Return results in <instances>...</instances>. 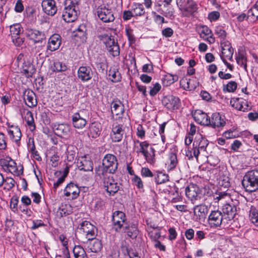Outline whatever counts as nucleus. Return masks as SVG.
<instances>
[{"mask_svg":"<svg viewBox=\"0 0 258 258\" xmlns=\"http://www.w3.org/2000/svg\"><path fill=\"white\" fill-rule=\"evenodd\" d=\"M103 168L98 167L95 168L96 176L102 178V175L107 174V173L113 174L116 171L118 163L116 157L113 154H107L102 159Z\"/></svg>","mask_w":258,"mask_h":258,"instance_id":"obj_1","label":"nucleus"},{"mask_svg":"<svg viewBox=\"0 0 258 258\" xmlns=\"http://www.w3.org/2000/svg\"><path fill=\"white\" fill-rule=\"evenodd\" d=\"M80 0H66L62 17L64 21L70 23L76 20L79 12V3Z\"/></svg>","mask_w":258,"mask_h":258,"instance_id":"obj_2","label":"nucleus"},{"mask_svg":"<svg viewBox=\"0 0 258 258\" xmlns=\"http://www.w3.org/2000/svg\"><path fill=\"white\" fill-rule=\"evenodd\" d=\"M242 185L245 190L252 192L258 189V170L247 172L243 176Z\"/></svg>","mask_w":258,"mask_h":258,"instance_id":"obj_3","label":"nucleus"},{"mask_svg":"<svg viewBox=\"0 0 258 258\" xmlns=\"http://www.w3.org/2000/svg\"><path fill=\"white\" fill-rule=\"evenodd\" d=\"M98 38L106 46L107 50L109 53L113 56H117L119 55L120 48L114 37L106 34L99 35Z\"/></svg>","mask_w":258,"mask_h":258,"instance_id":"obj_4","label":"nucleus"},{"mask_svg":"<svg viewBox=\"0 0 258 258\" xmlns=\"http://www.w3.org/2000/svg\"><path fill=\"white\" fill-rule=\"evenodd\" d=\"M208 141L200 134H197L192 144L194 156L198 159L201 151H206Z\"/></svg>","mask_w":258,"mask_h":258,"instance_id":"obj_5","label":"nucleus"},{"mask_svg":"<svg viewBox=\"0 0 258 258\" xmlns=\"http://www.w3.org/2000/svg\"><path fill=\"white\" fill-rule=\"evenodd\" d=\"M103 186L109 196H114L119 190V186L112 176L107 174L102 175Z\"/></svg>","mask_w":258,"mask_h":258,"instance_id":"obj_6","label":"nucleus"},{"mask_svg":"<svg viewBox=\"0 0 258 258\" xmlns=\"http://www.w3.org/2000/svg\"><path fill=\"white\" fill-rule=\"evenodd\" d=\"M78 228L85 234L88 240L94 239L97 235V228L89 221L82 222L79 224Z\"/></svg>","mask_w":258,"mask_h":258,"instance_id":"obj_7","label":"nucleus"},{"mask_svg":"<svg viewBox=\"0 0 258 258\" xmlns=\"http://www.w3.org/2000/svg\"><path fill=\"white\" fill-rule=\"evenodd\" d=\"M112 221L115 230L119 231L121 228H124V225L126 224L125 214L120 211L114 212L112 216Z\"/></svg>","mask_w":258,"mask_h":258,"instance_id":"obj_8","label":"nucleus"},{"mask_svg":"<svg viewBox=\"0 0 258 258\" xmlns=\"http://www.w3.org/2000/svg\"><path fill=\"white\" fill-rule=\"evenodd\" d=\"M225 219L222 213L219 210L212 211L208 216V222L211 227H220Z\"/></svg>","mask_w":258,"mask_h":258,"instance_id":"obj_9","label":"nucleus"},{"mask_svg":"<svg viewBox=\"0 0 258 258\" xmlns=\"http://www.w3.org/2000/svg\"><path fill=\"white\" fill-rule=\"evenodd\" d=\"M96 13L100 20L104 23L111 22L115 19L112 11L105 6L98 7Z\"/></svg>","mask_w":258,"mask_h":258,"instance_id":"obj_10","label":"nucleus"},{"mask_svg":"<svg viewBox=\"0 0 258 258\" xmlns=\"http://www.w3.org/2000/svg\"><path fill=\"white\" fill-rule=\"evenodd\" d=\"M162 103L168 110H174L179 108L180 102L178 97L167 95L162 99Z\"/></svg>","mask_w":258,"mask_h":258,"instance_id":"obj_11","label":"nucleus"},{"mask_svg":"<svg viewBox=\"0 0 258 258\" xmlns=\"http://www.w3.org/2000/svg\"><path fill=\"white\" fill-rule=\"evenodd\" d=\"M26 36L32 40L34 43H41L46 38V36L43 32L40 31L35 29L28 28L25 31Z\"/></svg>","mask_w":258,"mask_h":258,"instance_id":"obj_12","label":"nucleus"},{"mask_svg":"<svg viewBox=\"0 0 258 258\" xmlns=\"http://www.w3.org/2000/svg\"><path fill=\"white\" fill-rule=\"evenodd\" d=\"M125 134L123 125L119 124H114L112 125L110 137L112 142H119L123 138Z\"/></svg>","mask_w":258,"mask_h":258,"instance_id":"obj_13","label":"nucleus"},{"mask_svg":"<svg viewBox=\"0 0 258 258\" xmlns=\"http://www.w3.org/2000/svg\"><path fill=\"white\" fill-rule=\"evenodd\" d=\"M93 71L89 66H81L79 67L77 76L79 79L82 82H88L91 80L93 77Z\"/></svg>","mask_w":258,"mask_h":258,"instance_id":"obj_14","label":"nucleus"},{"mask_svg":"<svg viewBox=\"0 0 258 258\" xmlns=\"http://www.w3.org/2000/svg\"><path fill=\"white\" fill-rule=\"evenodd\" d=\"M185 192L186 197L191 200L192 203L201 198L202 194L199 187L197 185H192L186 187Z\"/></svg>","mask_w":258,"mask_h":258,"instance_id":"obj_15","label":"nucleus"},{"mask_svg":"<svg viewBox=\"0 0 258 258\" xmlns=\"http://www.w3.org/2000/svg\"><path fill=\"white\" fill-rule=\"evenodd\" d=\"M41 6L43 12L48 15L52 16L57 12V9L54 0H43Z\"/></svg>","mask_w":258,"mask_h":258,"instance_id":"obj_16","label":"nucleus"},{"mask_svg":"<svg viewBox=\"0 0 258 258\" xmlns=\"http://www.w3.org/2000/svg\"><path fill=\"white\" fill-rule=\"evenodd\" d=\"M72 122L75 128L82 129L86 126L87 121L83 117V114L77 112L74 113L72 116Z\"/></svg>","mask_w":258,"mask_h":258,"instance_id":"obj_17","label":"nucleus"},{"mask_svg":"<svg viewBox=\"0 0 258 258\" xmlns=\"http://www.w3.org/2000/svg\"><path fill=\"white\" fill-rule=\"evenodd\" d=\"M61 44V37L58 34L52 35L49 38L47 49L50 51H54L57 50Z\"/></svg>","mask_w":258,"mask_h":258,"instance_id":"obj_18","label":"nucleus"},{"mask_svg":"<svg viewBox=\"0 0 258 258\" xmlns=\"http://www.w3.org/2000/svg\"><path fill=\"white\" fill-rule=\"evenodd\" d=\"M222 210L224 219L227 220L233 219L236 213V208L233 204H224Z\"/></svg>","mask_w":258,"mask_h":258,"instance_id":"obj_19","label":"nucleus"},{"mask_svg":"<svg viewBox=\"0 0 258 258\" xmlns=\"http://www.w3.org/2000/svg\"><path fill=\"white\" fill-rule=\"evenodd\" d=\"M194 118L196 122L201 125L209 126L211 123L210 117L201 110H198L195 112Z\"/></svg>","mask_w":258,"mask_h":258,"instance_id":"obj_20","label":"nucleus"},{"mask_svg":"<svg viewBox=\"0 0 258 258\" xmlns=\"http://www.w3.org/2000/svg\"><path fill=\"white\" fill-rule=\"evenodd\" d=\"M87 28L84 24H81L78 28L73 32V36L77 41L83 43L87 39Z\"/></svg>","mask_w":258,"mask_h":258,"instance_id":"obj_21","label":"nucleus"},{"mask_svg":"<svg viewBox=\"0 0 258 258\" xmlns=\"http://www.w3.org/2000/svg\"><path fill=\"white\" fill-rule=\"evenodd\" d=\"M80 189L78 186L71 182L64 189V195L66 197H69L72 195V199H76L79 195Z\"/></svg>","mask_w":258,"mask_h":258,"instance_id":"obj_22","label":"nucleus"},{"mask_svg":"<svg viewBox=\"0 0 258 258\" xmlns=\"http://www.w3.org/2000/svg\"><path fill=\"white\" fill-rule=\"evenodd\" d=\"M222 47V54L227 58L229 60L232 61L234 49L231 46V43L228 41L221 42Z\"/></svg>","mask_w":258,"mask_h":258,"instance_id":"obj_23","label":"nucleus"},{"mask_svg":"<svg viewBox=\"0 0 258 258\" xmlns=\"http://www.w3.org/2000/svg\"><path fill=\"white\" fill-rule=\"evenodd\" d=\"M209 208L205 205H197L194 208V215L199 220H204L208 213Z\"/></svg>","mask_w":258,"mask_h":258,"instance_id":"obj_24","label":"nucleus"},{"mask_svg":"<svg viewBox=\"0 0 258 258\" xmlns=\"http://www.w3.org/2000/svg\"><path fill=\"white\" fill-rule=\"evenodd\" d=\"M102 131V126L100 123L98 122H92L89 126L88 135L92 138H97L100 134Z\"/></svg>","mask_w":258,"mask_h":258,"instance_id":"obj_25","label":"nucleus"},{"mask_svg":"<svg viewBox=\"0 0 258 258\" xmlns=\"http://www.w3.org/2000/svg\"><path fill=\"white\" fill-rule=\"evenodd\" d=\"M78 166L80 170L84 171H92L93 169V162L86 157H81L78 159Z\"/></svg>","mask_w":258,"mask_h":258,"instance_id":"obj_26","label":"nucleus"},{"mask_svg":"<svg viewBox=\"0 0 258 258\" xmlns=\"http://www.w3.org/2000/svg\"><path fill=\"white\" fill-rule=\"evenodd\" d=\"M73 208L72 206L68 204H61L58 208L56 215L59 218L66 217L73 213Z\"/></svg>","mask_w":258,"mask_h":258,"instance_id":"obj_27","label":"nucleus"},{"mask_svg":"<svg viewBox=\"0 0 258 258\" xmlns=\"http://www.w3.org/2000/svg\"><path fill=\"white\" fill-rule=\"evenodd\" d=\"M111 108H113L111 110L112 113L115 115H122L124 113V105L117 99H113L111 103Z\"/></svg>","mask_w":258,"mask_h":258,"instance_id":"obj_28","label":"nucleus"},{"mask_svg":"<svg viewBox=\"0 0 258 258\" xmlns=\"http://www.w3.org/2000/svg\"><path fill=\"white\" fill-rule=\"evenodd\" d=\"M8 134L10 139L15 142L18 146H20L22 137V133L20 127H15L14 130H8Z\"/></svg>","mask_w":258,"mask_h":258,"instance_id":"obj_29","label":"nucleus"},{"mask_svg":"<svg viewBox=\"0 0 258 258\" xmlns=\"http://www.w3.org/2000/svg\"><path fill=\"white\" fill-rule=\"evenodd\" d=\"M87 242L88 245V250L92 252H97L100 251L102 248V244L98 239L94 238L91 240H88Z\"/></svg>","mask_w":258,"mask_h":258,"instance_id":"obj_30","label":"nucleus"},{"mask_svg":"<svg viewBox=\"0 0 258 258\" xmlns=\"http://www.w3.org/2000/svg\"><path fill=\"white\" fill-rule=\"evenodd\" d=\"M24 96L25 103L29 107H33L37 105V101L33 91L30 90L25 91Z\"/></svg>","mask_w":258,"mask_h":258,"instance_id":"obj_31","label":"nucleus"},{"mask_svg":"<svg viewBox=\"0 0 258 258\" xmlns=\"http://www.w3.org/2000/svg\"><path fill=\"white\" fill-rule=\"evenodd\" d=\"M210 119L211 123L209 126H211L213 128L224 126L226 123L219 113H213Z\"/></svg>","mask_w":258,"mask_h":258,"instance_id":"obj_32","label":"nucleus"},{"mask_svg":"<svg viewBox=\"0 0 258 258\" xmlns=\"http://www.w3.org/2000/svg\"><path fill=\"white\" fill-rule=\"evenodd\" d=\"M53 129L57 136L61 137L62 136H66L69 134L70 131V126L68 124L61 123L55 125Z\"/></svg>","mask_w":258,"mask_h":258,"instance_id":"obj_33","label":"nucleus"},{"mask_svg":"<svg viewBox=\"0 0 258 258\" xmlns=\"http://www.w3.org/2000/svg\"><path fill=\"white\" fill-rule=\"evenodd\" d=\"M178 164L176 153L171 152L168 155V160L167 161V169L168 171L174 170Z\"/></svg>","mask_w":258,"mask_h":258,"instance_id":"obj_34","label":"nucleus"},{"mask_svg":"<svg viewBox=\"0 0 258 258\" xmlns=\"http://www.w3.org/2000/svg\"><path fill=\"white\" fill-rule=\"evenodd\" d=\"M109 79L114 83L119 82L121 81V76L118 69L115 67H110L108 71Z\"/></svg>","mask_w":258,"mask_h":258,"instance_id":"obj_35","label":"nucleus"},{"mask_svg":"<svg viewBox=\"0 0 258 258\" xmlns=\"http://www.w3.org/2000/svg\"><path fill=\"white\" fill-rule=\"evenodd\" d=\"M124 232L127 233V235L130 237L135 236L136 237L138 234L137 227L135 224H126L124 225V228H122Z\"/></svg>","mask_w":258,"mask_h":258,"instance_id":"obj_36","label":"nucleus"},{"mask_svg":"<svg viewBox=\"0 0 258 258\" xmlns=\"http://www.w3.org/2000/svg\"><path fill=\"white\" fill-rule=\"evenodd\" d=\"M172 1V0H164L163 1L164 3L163 7L167 8V10L163 12V13H161V14L166 17H171L173 15L174 12V9L170 7Z\"/></svg>","mask_w":258,"mask_h":258,"instance_id":"obj_37","label":"nucleus"},{"mask_svg":"<svg viewBox=\"0 0 258 258\" xmlns=\"http://www.w3.org/2000/svg\"><path fill=\"white\" fill-rule=\"evenodd\" d=\"M51 68L53 72H61L66 71L68 67L65 63L58 60H55L53 61V66L51 67Z\"/></svg>","mask_w":258,"mask_h":258,"instance_id":"obj_38","label":"nucleus"},{"mask_svg":"<svg viewBox=\"0 0 258 258\" xmlns=\"http://www.w3.org/2000/svg\"><path fill=\"white\" fill-rule=\"evenodd\" d=\"M75 258H88L86 251L80 245H75L73 249Z\"/></svg>","mask_w":258,"mask_h":258,"instance_id":"obj_39","label":"nucleus"},{"mask_svg":"<svg viewBox=\"0 0 258 258\" xmlns=\"http://www.w3.org/2000/svg\"><path fill=\"white\" fill-rule=\"evenodd\" d=\"M198 9L197 4L194 0H187L183 10L190 14H193Z\"/></svg>","mask_w":258,"mask_h":258,"instance_id":"obj_40","label":"nucleus"},{"mask_svg":"<svg viewBox=\"0 0 258 258\" xmlns=\"http://www.w3.org/2000/svg\"><path fill=\"white\" fill-rule=\"evenodd\" d=\"M132 11L136 16H141L145 13L143 6L140 3H134L132 6Z\"/></svg>","mask_w":258,"mask_h":258,"instance_id":"obj_41","label":"nucleus"},{"mask_svg":"<svg viewBox=\"0 0 258 258\" xmlns=\"http://www.w3.org/2000/svg\"><path fill=\"white\" fill-rule=\"evenodd\" d=\"M22 29V28L19 23H16L11 25L10 27V30L11 37H14L17 36V35H20Z\"/></svg>","mask_w":258,"mask_h":258,"instance_id":"obj_42","label":"nucleus"},{"mask_svg":"<svg viewBox=\"0 0 258 258\" xmlns=\"http://www.w3.org/2000/svg\"><path fill=\"white\" fill-rule=\"evenodd\" d=\"M154 180L157 184H160L169 181V176L167 174L159 172L155 176Z\"/></svg>","mask_w":258,"mask_h":258,"instance_id":"obj_43","label":"nucleus"},{"mask_svg":"<svg viewBox=\"0 0 258 258\" xmlns=\"http://www.w3.org/2000/svg\"><path fill=\"white\" fill-rule=\"evenodd\" d=\"M152 153H150L148 151L146 152V154H142L145 157L147 162L150 164H153L155 161V150L153 148H150Z\"/></svg>","mask_w":258,"mask_h":258,"instance_id":"obj_44","label":"nucleus"},{"mask_svg":"<svg viewBox=\"0 0 258 258\" xmlns=\"http://www.w3.org/2000/svg\"><path fill=\"white\" fill-rule=\"evenodd\" d=\"M215 34L217 35L221 41H226L225 39L227 36L226 32L222 28L221 26H216L215 29Z\"/></svg>","mask_w":258,"mask_h":258,"instance_id":"obj_45","label":"nucleus"},{"mask_svg":"<svg viewBox=\"0 0 258 258\" xmlns=\"http://www.w3.org/2000/svg\"><path fill=\"white\" fill-rule=\"evenodd\" d=\"M218 185L225 188L229 187L230 186L229 178L227 176H221L218 179Z\"/></svg>","mask_w":258,"mask_h":258,"instance_id":"obj_46","label":"nucleus"},{"mask_svg":"<svg viewBox=\"0 0 258 258\" xmlns=\"http://www.w3.org/2000/svg\"><path fill=\"white\" fill-rule=\"evenodd\" d=\"M237 87V84L235 81H230L226 85L223 86V91L228 92H234Z\"/></svg>","mask_w":258,"mask_h":258,"instance_id":"obj_47","label":"nucleus"},{"mask_svg":"<svg viewBox=\"0 0 258 258\" xmlns=\"http://www.w3.org/2000/svg\"><path fill=\"white\" fill-rule=\"evenodd\" d=\"M223 136L227 139L235 138L238 136L237 132H236V128L232 127L230 130L225 131Z\"/></svg>","mask_w":258,"mask_h":258,"instance_id":"obj_48","label":"nucleus"},{"mask_svg":"<svg viewBox=\"0 0 258 258\" xmlns=\"http://www.w3.org/2000/svg\"><path fill=\"white\" fill-rule=\"evenodd\" d=\"M230 104L234 108L241 111L242 108V99L239 98H232L230 100Z\"/></svg>","mask_w":258,"mask_h":258,"instance_id":"obj_49","label":"nucleus"},{"mask_svg":"<svg viewBox=\"0 0 258 258\" xmlns=\"http://www.w3.org/2000/svg\"><path fill=\"white\" fill-rule=\"evenodd\" d=\"M249 217L251 222L258 226V213L255 209L250 211Z\"/></svg>","mask_w":258,"mask_h":258,"instance_id":"obj_50","label":"nucleus"},{"mask_svg":"<svg viewBox=\"0 0 258 258\" xmlns=\"http://www.w3.org/2000/svg\"><path fill=\"white\" fill-rule=\"evenodd\" d=\"M200 36L201 37L205 39L207 36H209L212 33L211 30L207 26H202L200 28Z\"/></svg>","mask_w":258,"mask_h":258,"instance_id":"obj_51","label":"nucleus"},{"mask_svg":"<svg viewBox=\"0 0 258 258\" xmlns=\"http://www.w3.org/2000/svg\"><path fill=\"white\" fill-rule=\"evenodd\" d=\"M4 183H5L4 189L9 190L14 187L15 181L11 177H7L6 179H5Z\"/></svg>","mask_w":258,"mask_h":258,"instance_id":"obj_52","label":"nucleus"},{"mask_svg":"<svg viewBox=\"0 0 258 258\" xmlns=\"http://www.w3.org/2000/svg\"><path fill=\"white\" fill-rule=\"evenodd\" d=\"M7 148L6 136L3 133L0 132V150H5Z\"/></svg>","mask_w":258,"mask_h":258,"instance_id":"obj_53","label":"nucleus"},{"mask_svg":"<svg viewBox=\"0 0 258 258\" xmlns=\"http://www.w3.org/2000/svg\"><path fill=\"white\" fill-rule=\"evenodd\" d=\"M173 189L174 191L172 193V195L174 196V197L172 199L171 202L176 203L181 201L182 198L179 195L178 188L176 186H174L173 187Z\"/></svg>","mask_w":258,"mask_h":258,"instance_id":"obj_54","label":"nucleus"},{"mask_svg":"<svg viewBox=\"0 0 258 258\" xmlns=\"http://www.w3.org/2000/svg\"><path fill=\"white\" fill-rule=\"evenodd\" d=\"M132 181L135 185H136L139 189L143 188L144 187L143 181L141 178L135 175L132 178Z\"/></svg>","mask_w":258,"mask_h":258,"instance_id":"obj_55","label":"nucleus"},{"mask_svg":"<svg viewBox=\"0 0 258 258\" xmlns=\"http://www.w3.org/2000/svg\"><path fill=\"white\" fill-rule=\"evenodd\" d=\"M19 203V200L18 197H13L11 199L10 201V208L12 210L16 212L18 211V205Z\"/></svg>","mask_w":258,"mask_h":258,"instance_id":"obj_56","label":"nucleus"},{"mask_svg":"<svg viewBox=\"0 0 258 258\" xmlns=\"http://www.w3.org/2000/svg\"><path fill=\"white\" fill-rule=\"evenodd\" d=\"M247 16L252 17L258 19V9L255 6H253L247 12Z\"/></svg>","mask_w":258,"mask_h":258,"instance_id":"obj_57","label":"nucleus"},{"mask_svg":"<svg viewBox=\"0 0 258 258\" xmlns=\"http://www.w3.org/2000/svg\"><path fill=\"white\" fill-rule=\"evenodd\" d=\"M164 79L165 80H166L170 84H171L177 81L178 77L176 75H173L170 74H168L165 76Z\"/></svg>","mask_w":258,"mask_h":258,"instance_id":"obj_58","label":"nucleus"},{"mask_svg":"<svg viewBox=\"0 0 258 258\" xmlns=\"http://www.w3.org/2000/svg\"><path fill=\"white\" fill-rule=\"evenodd\" d=\"M161 88V86L159 83H155L153 87H151V89L149 92L150 95L151 96H154L160 90Z\"/></svg>","mask_w":258,"mask_h":258,"instance_id":"obj_59","label":"nucleus"},{"mask_svg":"<svg viewBox=\"0 0 258 258\" xmlns=\"http://www.w3.org/2000/svg\"><path fill=\"white\" fill-rule=\"evenodd\" d=\"M125 34L130 43H134L135 42L136 38L133 34V30L131 29L126 28Z\"/></svg>","mask_w":258,"mask_h":258,"instance_id":"obj_60","label":"nucleus"},{"mask_svg":"<svg viewBox=\"0 0 258 258\" xmlns=\"http://www.w3.org/2000/svg\"><path fill=\"white\" fill-rule=\"evenodd\" d=\"M220 13L218 11H213L208 14V18L211 21H215L220 17Z\"/></svg>","mask_w":258,"mask_h":258,"instance_id":"obj_61","label":"nucleus"},{"mask_svg":"<svg viewBox=\"0 0 258 258\" xmlns=\"http://www.w3.org/2000/svg\"><path fill=\"white\" fill-rule=\"evenodd\" d=\"M141 175L144 177H153L154 174L147 167H142L141 171Z\"/></svg>","mask_w":258,"mask_h":258,"instance_id":"obj_62","label":"nucleus"},{"mask_svg":"<svg viewBox=\"0 0 258 258\" xmlns=\"http://www.w3.org/2000/svg\"><path fill=\"white\" fill-rule=\"evenodd\" d=\"M105 205V202L101 199H98L95 201L94 209L95 211L101 210Z\"/></svg>","mask_w":258,"mask_h":258,"instance_id":"obj_63","label":"nucleus"},{"mask_svg":"<svg viewBox=\"0 0 258 258\" xmlns=\"http://www.w3.org/2000/svg\"><path fill=\"white\" fill-rule=\"evenodd\" d=\"M55 258H71L68 247L64 248L62 254H56Z\"/></svg>","mask_w":258,"mask_h":258,"instance_id":"obj_64","label":"nucleus"}]
</instances>
